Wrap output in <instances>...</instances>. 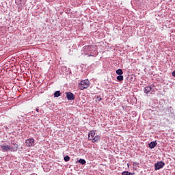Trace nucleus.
<instances>
[{
    "label": "nucleus",
    "instance_id": "nucleus-1",
    "mask_svg": "<svg viewBox=\"0 0 175 175\" xmlns=\"http://www.w3.org/2000/svg\"><path fill=\"white\" fill-rule=\"evenodd\" d=\"M88 87H90V81H88V79L81 81L79 83V90H85L88 88Z\"/></svg>",
    "mask_w": 175,
    "mask_h": 175
},
{
    "label": "nucleus",
    "instance_id": "nucleus-2",
    "mask_svg": "<svg viewBox=\"0 0 175 175\" xmlns=\"http://www.w3.org/2000/svg\"><path fill=\"white\" fill-rule=\"evenodd\" d=\"M165 166V163L163 161H159L154 164V170H159Z\"/></svg>",
    "mask_w": 175,
    "mask_h": 175
},
{
    "label": "nucleus",
    "instance_id": "nucleus-3",
    "mask_svg": "<svg viewBox=\"0 0 175 175\" xmlns=\"http://www.w3.org/2000/svg\"><path fill=\"white\" fill-rule=\"evenodd\" d=\"M25 143H26V146H27V147H33V146L35 144V139H33V138L27 139L25 141Z\"/></svg>",
    "mask_w": 175,
    "mask_h": 175
},
{
    "label": "nucleus",
    "instance_id": "nucleus-4",
    "mask_svg": "<svg viewBox=\"0 0 175 175\" xmlns=\"http://www.w3.org/2000/svg\"><path fill=\"white\" fill-rule=\"evenodd\" d=\"M94 45H87L83 47V50L85 53H90L94 50Z\"/></svg>",
    "mask_w": 175,
    "mask_h": 175
},
{
    "label": "nucleus",
    "instance_id": "nucleus-5",
    "mask_svg": "<svg viewBox=\"0 0 175 175\" xmlns=\"http://www.w3.org/2000/svg\"><path fill=\"white\" fill-rule=\"evenodd\" d=\"M68 100H75V94L72 92L66 93Z\"/></svg>",
    "mask_w": 175,
    "mask_h": 175
},
{
    "label": "nucleus",
    "instance_id": "nucleus-6",
    "mask_svg": "<svg viewBox=\"0 0 175 175\" xmlns=\"http://www.w3.org/2000/svg\"><path fill=\"white\" fill-rule=\"evenodd\" d=\"M1 147L3 151H13L12 150H13L12 147L10 146L9 145H1Z\"/></svg>",
    "mask_w": 175,
    "mask_h": 175
},
{
    "label": "nucleus",
    "instance_id": "nucleus-7",
    "mask_svg": "<svg viewBox=\"0 0 175 175\" xmlns=\"http://www.w3.org/2000/svg\"><path fill=\"white\" fill-rule=\"evenodd\" d=\"M94 137H95V131H91L88 134L89 140H92Z\"/></svg>",
    "mask_w": 175,
    "mask_h": 175
},
{
    "label": "nucleus",
    "instance_id": "nucleus-8",
    "mask_svg": "<svg viewBox=\"0 0 175 175\" xmlns=\"http://www.w3.org/2000/svg\"><path fill=\"white\" fill-rule=\"evenodd\" d=\"M157 143L156 141L150 142V144H148L149 148H155V147H157Z\"/></svg>",
    "mask_w": 175,
    "mask_h": 175
},
{
    "label": "nucleus",
    "instance_id": "nucleus-9",
    "mask_svg": "<svg viewBox=\"0 0 175 175\" xmlns=\"http://www.w3.org/2000/svg\"><path fill=\"white\" fill-rule=\"evenodd\" d=\"M100 140V135H95L94 137L92 139V143H96Z\"/></svg>",
    "mask_w": 175,
    "mask_h": 175
},
{
    "label": "nucleus",
    "instance_id": "nucleus-10",
    "mask_svg": "<svg viewBox=\"0 0 175 175\" xmlns=\"http://www.w3.org/2000/svg\"><path fill=\"white\" fill-rule=\"evenodd\" d=\"M13 146H14V147H12V151H17L18 148V144H16V143H13L12 144Z\"/></svg>",
    "mask_w": 175,
    "mask_h": 175
},
{
    "label": "nucleus",
    "instance_id": "nucleus-11",
    "mask_svg": "<svg viewBox=\"0 0 175 175\" xmlns=\"http://www.w3.org/2000/svg\"><path fill=\"white\" fill-rule=\"evenodd\" d=\"M151 87L150 86H148V87H146L144 88V92L145 94H148V92H150V91H151Z\"/></svg>",
    "mask_w": 175,
    "mask_h": 175
},
{
    "label": "nucleus",
    "instance_id": "nucleus-12",
    "mask_svg": "<svg viewBox=\"0 0 175 175\" xmlns=\"http://www.w3.org/2000/svg\"><path fill=\"white\" fill-rule=\"evenodd\" d=\"M54 96H55V98H58L59 96H61V92H59V91H56V92L54 93Z\"/></svg>",
    "mask_w": 175,
    "mask_h": 175
},
{
    "label": "nucleus",
    "instance_id": "nucleus-13",
    "mask_svg": "<svg viewBox=\"0 0 175 175\" xmlns=\"http://www.w3.org/2000/svg\"><path fill=\"white\" fill-rule=\"evenodd\" d=\"M116 79L118 81H122V80H124V76L118 75Z\"/></svg>",
    "mask_w": 175,
    "mask_h": 175
},
{
    "label": "nucleus",
    "instance_id": "nucleus-14",
    "mask_svg": "<svg viewBox=\"0 0 175 175\" xmlns=\"http://www.w3.org/2000/svg\"><path fill=\"white\" fill-rule=\"evenodd\" d=\"M123 73H124V72L121 69H118L116 70V74L119 75V76L121 75H123Z\"/></svg>",
    "mask_w": 175,
    "mask_h": 175
},
{
    "label": "nucleus",
    "instance_id": "nucleus-15",
    "mask_svg": "<svg viewBox=\"0 0 175 175\" xmlns=\"http://www.w3.org/2000/svg\"><path fill=\"white\" fill-rule=\"evenodd\" d=\"M64 161L65 162H69V161H70V157L69 156L64 157Z\"/></svg>",
    "mask_w": 175,
    "mask_h": 175
},
{
    "label": "nucleus",
    "instance_id": "nucleus-16",
    "mask_svg": "<svg viewBox=\"0 0 175 175\" xmlns=\"http://www.w3.org/2000/svg\"><path fill=\"white\" fill-rule=\"evenodd\" d=\"M79 163H81V165H85V161L83 159H80L79 160Z\"/></svg>",
    "mask_w": 175,
    "mask_h": 175
},
{
    "label": "nucleus",
    "instance_id": "nucleus-17",
    "mask_svg": "<svg viewBox=\"0 0 175 175\" xmlns=\"http://www.w3.org/2000/svg\"><path fill=\"white\" fill-rule=\"evenodd\" d=\"M100 100H102V98H100V96H96V102H100Z\"/></svg>",
    "mask_w": 175,
    "mask_h": 175
},
{
    "label": "nucleus",
    "instance_id": "nucleus-18",
    "mask_svg": "<svg viewBox=\"0 0 175 175\" xmlns=\"http://www.w3.org/2000/svg\"><path fill=\"white\" fill-rule=\"evenodd\" d=\"M129 172L128 171H124L122 173V175H128L129 174Z\"/></svg>",
    "mask_w": 175,
    "mask_h": 175
},
{
    "label": "nucleus",
    "instance_id": "nucleus-19",
    "mask_svg": "<svg viewBox=\"0 0 175 175\" xmlns=\"http://www.w3.org/2000/svg\"><path fill=\"white\" fill-rule=\"evenodd\" d=\"M172 76H173L174 77H175V70H174V71L172 72Z\"/></svg>",
    "mask_w": 175,
    "mask_h": 175
},
{
    "label": "nucleus",
    "instance_id": "nucleus-20",
    "mask_svg": "<svg viewBox=\"0 0 175 175\" xmlns=\"http://www.w3.org/2000/svg\"><path fill=\"white\" fill-rule=\"evenodd\" d=\"M37 113H39V109H36Z\"/></svg>",
    "mask_w": 175,
    "mask_h": 175
},
{
    "label": "nucleus",
    "instance_id": "nucleus-21",
    "mask_svg": "<svg viewBox=\"0 0 175 175\" xmlns=\"http://www.w3.org/2000/svg\"><path fill=\"white\" fill-rule=\"evenodd\" d=\"M128 175H133V174L132 173H131V172H129Z\"/></svg>",
    "mask_w": 175,
    "mask_h": 175
},
{
    "label": "nucleus",
    "instance_id": "nucleus-22",
    "mask_svg": "<svg viewBox=\"0 0 175 175\" xmlns=\"http://www.w3.org/2000/svg\"><path fill=\"white\" fill-rule=\"evenodd\" d=\"M88 57H94L92 55H89Z\"/></svg>",
    "mask_w": 175,
    "mask_h": 175
}]
</instances>
